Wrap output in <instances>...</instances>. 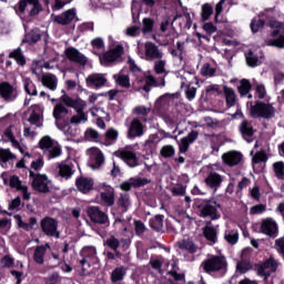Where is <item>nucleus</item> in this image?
I'll return each mask as SVG.
<instances>
[{"label":"nucleus","mask_w":284,"mask_h":284,"mask_svg":"<svg viewBox=\"0 0 284 284\" xmlns=\"http://www.w3.org/2000/svg\"><path fill=\"white\" fill-rule=\"evenodd\" d=\"M27 41L29 43H37L38 41H41V31H39V29H34L29 32L27 34Z\"/></svg>","instance_id":"60"},{"label":"nucleus","mask_w":284,"mask_h":284,"mask_svg":"<svg viewBox=\"0 0 284 284\" xmlns=\"http://www.w3.org/2000/svg\"><path fill=\"white\" fill-rule=\"evenodd\" d=\"M120 245H121V242L114 235H111L110 237H108L104 241V246L109 247L113 252H116V250H119Z\"/></svg>","instance_id":"52"},{"label":"nucleus","mask_w":284,"mask_h":284,"mask_svg":"<svg viewBox=\"0 0 284 284\" xmlns=\"http://www.w3.org/2000/svg\"><path fill=\"white\" fill-rule=\"evenodd\" d=\"M123 52H125V49L122 47V44H118L110 51L103 53V55L100 58L101 63L104 65H110V63H119V61H121V57H123Z\"/></svg>","instance_id":"13"},{"label":"nucleus","mask_w":284,"mask_h":284,"mask_svg":"<svg viewBox=\"0 0 284 284\" xmlns=\"http://www.w3.org/2000/svg\"><path fill=\"white\" fill-rule=\"evenodd\" d=\"M222 161L224 165L235 168V165H241V163H243V153L239 151H229L222 154Z\"/></svg>","instance_id":"20"},{"label":"nucleus","mask_w":284,"mask_h":284,"mask_svg":"<svg viewBox=\"0 0 284 284\" xmlns=\"http://www.w3.org/2000/svg\"><path fill=\"white\" fill-rule=\"evenodd\" d=\"M59 174L62 179H70L74 174V164L67 162L59 165Z\"/></svg>","instance_id":"42"},{"label":"nucleus","mask_w":284,"mask_h":284,"mask_svg":"<svg viewBox=\"0 0 284 284\" xmlns=\"http://www.w3.org/2000/svg\"><path fill=\"white\" fill-rule=\"evenodd\" d=\"M100 199L103 205L112 207L114 205V189L108 184H102V187H100Z\"/></svg>","instance_id":"25"},{"label":"nucleus","mask_w":284,"mask_h":284,"mask_svg":"<svg viewBox=\"0 0 284 284\" xmlns=\"http://www.w3.org/2000/svg\"><path fill=\"white\" fill-rule=\"evenodd\" d=\"M75 185L79 192H82V194H88V192L94 187V180L90 178H80L77 180Z\"/></svg>","instance_id":"35"},{"label":"nucleus","mask_w":284,"mask_h":284,"mask_svg":"<svg viewBox=\"0 0 284 284\" xmlns=\"http://www.w3.org/2000/svg\"><path fill=\"white\" fill-rule=\"evenodd\" d=\"M141 54V59H144L145 61H156L163 59V50L152 41L144 43V52Z\"/></svg>","instance_id":"9"},{"label":"nucleus","mask_w":284,"mask_h":284,"mask_svg":"<svg viewBox=\"0 0 284 284\" xmlns=\"http://www.w3.org/2000/svg\"><path fill=\"white\" fill-rule=\"evenodd\" d=\"M260 230L262 234H265L271 239H276V236H278V224L272 217L264 219L261 223Z\"/></svg>","instance_id":"17"},{"label":"nucleus","mask_w":284,"mask_h":284,"mask_svg":"<svg viewBox=\"0 0 284 284\" xmlns=\"http://www.w3.org/2000/svg\"><path fill=\"white\" fill-rule=\"evenodd\" d=\"M224 240L229 245H236L239 243V230L227 226L224 232Z\"/></svg>","instance_id":"40"},{"label":"nucleus","mask_w":284,"mask_h":284,"mask_svg":"<svg viewBox=\"0 0 284 284\" xmlns=\"http://www.w3.org/2000/svg\"><path fill=\"white\" fill-rule=\"evenodd\" d=\"M197 212L201 219L219 221V219H221V204L216 201L205 200L197 205Z\"/></svg>","instance_id":"4"},{"label":"nucleus","mask_w":284,"mask_h":284,"mask_svg":"<svg viewBox=\"0 0 284 284\" xmlns=\"http://www.w3.org/2000/svg\"><path fill=\"white\" fill-rule=\"evenodd\" d=\"M0 97L6 103H14L19 99V88L10 84V82L0 83Z\"/></svg>","instance_id":"10"},{"label":"nucleus","mask_w":284,"mask_h":284,"mask_svg":"<svg viewBox=\"0 0 284 284\" xmlns=\"http://www.w3.org/2000/svg\"><path fill=\"white\" fill-rule=\"evenodd\" d=\"M9 59H13L18 65H26V55H23V50H21V47L17 48L16 50L11 51L9 53Z\"/></svg>","instance_id":"43"},{"label":"nucleus","mask_w":284,"mask_h":284,"mask_svg":"<svg viewBox=\"0 0 284 284\" xmlns=\"http://www.w3.org/2000/svg\"><path fill=\"white\" fill-rule=\"evenodd\" d=\"M108 83V79L103 73H92L87 78V84L89 88H93L94 90H99V88H103Z\"/></svg>","instance_id":"27"},{"label":"nucleus","mask_w":284,"mask_h":284,"mask_svg":"<svg viewBox=\"0 0 284 284\" xmlns=\"http://www.w3.org/2000/svg\"><path fill=\"white\" fill-rule=\"evenodd\" d=\"M47 263H48L49 270H54V267H59V265H61V257H59L58 253H53L51 248Z\"/></svg>","instance_id":"48"},{"label":"nucleus","mask_w":284,"mask_h":284,"mask_svg":"<svg viewBox=\"0 0 284 284\" xmlns=\"http://www.w3.org/2000/svg\"><path fill=\"white\" fill-rule=\"evenodd\" d=\"M74 19H77V9H69L54 17V21L59 26H70Z\"/></svg>","instance_id":"30"},{"label":"nucleus","mask_w":284,"mask_h":284,"mask_svg":"<svg viewBox=\"0 0 284 284\" xmlns=\"http://www.w3.org/2000/svg\"><path fill=\"white\" fill-rule=\"evenodd\" d=\"M0 161L2 163H14L17 155L10 149H0Z\"/></svg>","instance_id":"46"},{"label":"nucleus","mask_w":284,"mask_h":284,"mask_svg":"<svg viewBox=\"0 0 284 284\" xmlns=\"http://www.w3.org/2000/svg\"><path fill=\"white\" fill-rule=\"evenodd\" d=\"M132 114L135 119H140L142 123H148L150 114H152V108L140 104L132 109Z\"/></svg>","instance_id":"29"},{"label":"nucleus","mask_w":284,"mask_h":284,"mask_svg":"<svg viewBox=\"0 0 284 284\" xmlns=\"http://www.w3.org/2000/svg\"><path fill=\"white\" fill-rule=\"evenodd\" d=\"M278 265H281V262H278V260L274 258L273 256L268 257L262 264H257L255 266L257 276H261L262 278H264V281H267L268 277L272 276V274H276Z\"/></svg>","instance_id":"7"},{"label":"nucleus","mask_w":284,"mask_h":284,"mask_svg":"<svg viewBox=\"0 0 284 284\" xmlns=\"http://www.w3.org/2000/svg\"><path fill=\"white\" fill-rule=\"evenodd\" d=\"M165 65H168V61L160 59L154 62L153 70L156 74H165Z\"/></svg>","instance_id":"56"},{"label":"nucleus","mask_w":284,"mask_h":284,"mask_svg":"<svg viewBox=\"0 0 284 284\" xmlns=\"http://www.w3.org/2000/svg\"><path fill=\"white\" fill-rule=\"evenodd\" d=\"M132 83L135 90H144V92H150L151 87H156V79L152 75H146L143 73L142 79L133 80Z\"/></svg>","instance_id":"21"},{"label":"nucleus","mask_w":284,"mask_h":284,"mask_svg":"<svg viewBox=\"0 0 284 284\" xmlns=\"http://www.w3.org/2000/svg\"><path fill=\"white\" fill-rule=\"evenodd\" d=\"M183 52H185V43L178 41L176 49H171L170 54L173 57V59H178V61L182 63Z\"/></svg>","instance_id":"44"},{"label":"nucleus","mask_w":284,"mask_h":284,"mask_svg":"<svg viewBox=\"0 0 284 284\" xmlns=\"http://www.w3.org/2000/svg\"><path fill=\"white\" fill-rule=\"evenodd\" d=\"M132 202L130 201V194L121 193L118 199V212L119 214H125L130 210Z\"/></svg>","instance_id":"36"},{"label":"nucleus","mask_w":284,"mask_h":284,"mask_svg":"<svg viewBox=\"0 0 284 284\" xmlns=\"http://www.w3.org/2000/svg\"><path fill=\"white\" fill-rule=\"evenodd\" d=\"M61 101L65 103L69 108H73V110L77 111V114L71 116L70 123L73 125H80V123H87L88 122V114L83 112L85 108H88V103L81 99H72L68 95H63L61 98Z\"/></svg>","instance_id":"2"},{"label":"nucleus","mask_w":284,"mask_h":284,"mask_svg":"<svg viewBox=\"0 0 284 284\" xmlns=\"http://www.w3.org/2000/svg\"><path fill=\"white\" fill-rule=\"evenodd\" d=\"M263 26H265V20L261 18H255L251 22V30L254 34H256V32H258V29L263 28Z\"/></svg>","instance_id":"62"},{"label":"nucleus","mask_w":284,"mask_h":284,"mask_svg":"<svg viewBox=\"0 0 284 284\" xmlns=\"http://www.w3.org/2000/svg\"><path fill=\"white\" fill-rule=\"evenodd\" d=\"M201 267L206 274H224L227 272V260L223 255H213L203 261Z\"/></svg>","instance_id":"3"},{"label":"nucleus","mask_w":284,"mask_h":284,"mask_svg":"<svg viewBox=\"0 0 284 284\" xmlns=\"http://www.w3.org/2000/svg\"><path fill=\"white\" fill-rule=\"evenodd\" d=\"M143 123L141 119L133 118L128 129V139H141L145 134V125Z\"/></svg>","instance_id":"15"},{"label":"nucleus","mask_w":284,"mask_h":284,"mask_svg":"<svg viewBox=\"0 0 284 284\" xmlns=\"http://www.w3.org/2000/svg\"><path fill=\"white\" fill-rule=\"evenodd\" d=\"M115 156L124 161L129 168H136V165H139V158L136 156V153H134L132 146H125L115 151Z\"/></svg>","instance_id":"12"},{"label":"nucleus","mask_w":284,"mask_h":284,"mask_svg":"<svg viewBox=\"0 0 284 284\" xmlns=\"http://www.w3.org/2000/svg\"><path fill=\"white\" fill-rule=\"evenodd\" d=\"M125 276H128V267L116 266L111 272V283L112 284H125V282H123L125 280Z\"/></svg>","instance_id":"33"},{"label":"nucleus","mask_w":284,"mask_h":284,"mask_svg":"<svg viewBox=\"0 0 284 284\" xmlns=\"http://www.w3.org/2000/svg\"><path fill=\"white\" fill-rule=\"evenodd\" d=\"M89 159L92 168H101L103 165L105 158L103 156V152L97 148H92L89 150Z\"/></svg>","instance_id":"31"},{"label":"nucleus","mask_w":284,"mask_h":284,"mask_svg":"<svg viewBox=\"0 0 284 284\" xmlns=\"http://www.w3.org/2000/svg\"><path fill=\"white\" fill-rule=\"evenodd\" d=\"M212 14H214V7H212V4H210V3L203 4L202 6V20L207 21V19H210V17H212Z\"/></svg>","instance_id":"57"},{"label":"nucleus","mask_w":284,"mask_h":284,"mask_svg":"<svg viewBox=\"0 0 284 284\" xmlns=\"http://www.w3.org/2000/svg\"><path fill=\"white\" fill-rule=\"evenodd\" d=\"M50 244H42L36 246L33 251V261L37 265H43L48 263V257L50 256Z\"/></svg>","instance_id":"18"},{"label":"nucleus","mask_w":284,"mask_h":284,"mask_svg":"<svg viewBox=\"0 0 284 284\" xmlns=\"http://www.w3.org/2000/svg\"><path fill=\"white\" fill-rule=\"evenodd\" d=\"M277 254L284 258V237H280L275 240V245H274Z\"/></svg>","instance_id":"64"},{"label":"nucleus","mask_w":284,"mask_h":284,"mask_svg":"<svg viewBox=\"0 0 284 284\" xmlns=\"http://www.w3.org/2000/svg\"><path fill=\"white\" fill-rule=\"evenodd\" d=\"M68 114V109L62 103H58L53 109V118L55 121H60L61 119H64V116Z\"/></svg>","instance_id":"50"},{"label":"nucleus","mask_w":284,"mask_h":284,"mask_svg":"<svg viewBox=\"0 0 284 284\" xmlns=\"http://www.w3.org/2000/svg\"><path fill=\"white\" fill-rule=\"evenodd\" d=\"M239 131L247 143H252V136H254V125L250 120H243L240 123Z\"/></svg>","instance_id":"28"},{"label":"nucleus","mask_w":284,"mask_h":284,"mask_svg":"<svg viewBox=\"0 0 284 284\" xmlns=\"http://www.w3.org/2000/svg\"><path fill=\"white\" fill-rule=\"evenodd\" d=\"M40 227L45 236L51 239H61L59 232V221L54 217L45 216L40 221Z\"/></svg>","instance_id":"8"},{"label":"nucleus","mask_w":284,"mask_h":284,"mask_svg":"<svg viewBox=\"0 0 284 284\" xmlns=\"http://www.w3.org/2000/svg\"><path fill=\"white\" fill-rule=\"evenodd\" d=\"M204 183L209 190L217 192L219 187L223 184V175L212 171L206 175Z\"/></svg>","instance_id":"23"},{"label":"nucleus","mask_w":284,"mask_h":284,"mask_svg":"<svg viewBox=\"0 0 284 284\" xmlns=\"http://www.w3.org/2000/svg\"><path fill=\"white\" fill-rule=\"evenodd\" d=\"M223 93L226 101V108H234V105H236V91L227 85H224Z\"/></svg>","instance_id":"38"},{"label":"nucleus","mask_w":284,"mask_h":284,"mask_svg":"<svg viewBox=\"0 0 284 284\" xmlns=\"http://www.w3.org/2000/svg\"><path fill=\"white\" fill-rule=\"evenodd\" d=\"M64 54L67 59L71 61V63H75L81 68H85V65H88V57H85V54L81 53V51L74 47L65 49Z\"/></svg>","instance_id":"16"},{"label":"nucleus","mask_w":284,"mask_h":284,"mask_svg":"<svg viewBox=\"0 0 284 284\" xmlns=\"http://www.w3.org/2000/svg\"><path fill=\"white\" fill-rule=\"evenodd\" d=\"M163 219L164 215L158 214L149 221V225L155 232H161L163 230Z\"/></svg>","instance_id":"47"},{"label":"nucleus","mask_w":284,"mask_h":284,"mask_svg":"<svg viewBox=\"0 0 284 284\" xmlns=\"http://www.w3.org/2000/svg\"><path fill=\"white\" fill-rule=\"evenodd\" d=\"M140 30H142L143 34H150L154 30V20L152 18H144Z\"/></svg>","instance_id":"53"},{"label":"nucleus","mask_w":284,"mask_h":284,"mask_svg":"<svg viewBox=\"0 0 284 284\" xmlns=\"http://www.w3.org/2000/svg\"><path fill=\"white\" fill-rule=\"evenodd\" d=\"M14 219L18 223V226L21 227V230H26L27 232L34 230V226L38 223L37 217H30L29 222H23V219L21 217V215H14Z\"/></svg>","instance_id":"39"},{"label":"nucleus","mask_w":284,"mask_h":284,"mask_svg":"<svg viewBox=\"0 0 284 284\" xmlns=\"http://www.w3.org/2000/svg\"><path fill=\"white\" fill-rule=\"evenodd\" d=\"M131 183H133V187H143V185H148L149 183H152V180L148 178H131Z\"/></svg>","instance_id":"58"},{"label":"nucleus","mask_w":284,"mask_h":284,"mask_svg":"<svg viewBox=\"0 0 284 284\" xmlns=\"http://www.w3.org/2000/svg\"><path fill=\"white\" fill-rule=\"evenodd\" d=\"M128 63L129 70L134 77L133 81H139V79H143V74H145V72H143V70H141L139 65H136V62L132 58H129Z\"/></svg>","instance_id":"41"},{"label":"nucleus","mask_w":284,"mask_h":284,"mask_svg":"<svg viewBox=\"0 0 284 284\" xmlns=\"http://www.w3.org/2000/svg\"><path fill=\"white\" fill-rule=\"evenodd\" d=\"M250 90H252V83L247 79H243L237 87L239 94L241 97H247L250 94Z\"/></svg>","instance_id":"49"},{"label":"nucleus","mask_w":284,"mask_h":284,"mask_svg":"<svg viewBox=\"0 0 284 284\" xmlns=\"http://www.w3.org/2000/svg\"><path fill=\"white\" fill-rule=\"evenodd\" d=\"M17 136H21V129L14 124L9 125L3 132V139L10 141L11 145L16 148V150H19L21 154H23V148H21Z\"/></svg>","instance_id":"14"},{"label":"nucleus","mask_w":284,"mask_h":284,"mask_svg":"<svg viewBox=\"0 0 284 284\" xmlns=\"http://www.w3.org/2000/svg\"><path fill=\"white\" fill-rule=\"evenodd\" d=\"M40 150L48 159H58L62 154L61 145L54 142L50 135L43 136L40 142Z\"/></svg>","instance_id":"6"},{"label":"nucleus","mask_w":284,"mask_h":284,"mask_svg":"<svg viewBox=\"0 0 284 284\" xmlns=\"http://www.w3.org/2000/svg\"><path fill=\"white\" fill-rule=\"evenodd\" d=\"M81 256L83 257L80 261V265H82V267H85V265L88 264V266L90 267V262L88 261H97V247L94 246H87L81 251Z\"/></svg>","instance_id":"32"},{"label":"nucleus","mask_w":284,"mask_h":284,"mask_svg":"<svg viewBox=\"0 0 284 284\" xmlns=\"http://www.w3.org/2000/svg\"><path fill=\"white\" fill-rule=\"evenodd\" d=\"M99 131L92 129V128H88L84 132V139L87 141H99Z\"/></svg>","instance_id":"59"},{"label":"nucleus","mask_w":284,"mask_h":284,"mask_svg":"<svg viewBox=\"0 0 284 284\" xmlns=\"http://www.w3.org/2000/svg\"><path fill=\"white\" fill-rule=\"evenodd\" d=\"M201 74L202 77H214V74H216V69H214L211 63H205L201 69Z\"/></svg>","instance_id":"61"},{"label":"nucleus","mask_w":284,"mask_h":284,"mask_svg":"<svg viewBox=\"0 0 284 284\" xmlns=\"http://www.w3.org/2000/svg\"><path fill=\"white\" fill-rule=\"evenodd\" d=\"M113 79L121 88H130V77L126 74H114Z\"/></svg>","instance_id":"54"},{"label":"nucleus","mask_w":284,"mask_h":284,"mask_svg":"<svg viewBox=\"0 0 284 284\" xmlns=\"http://www.w3.org/2000/svg\"><path fill=\"white\" fill-rule=\"evenodd\" d=\"M178 247L183 252H189V254H196L199 252V246L190 239L179 241Z\"/></svg>","instance_id":"37"},{"label":"nucleus","mask_w":284,"mask_h":284,"mask_svg":"<svg viewBox=\"0 0 284 284\" xmlns=\"http://www.w3.org/2000/svg\"><path fill=\"white\" fill-rule=\"evenodd\" d=\"M273 170L275 172V176L278 179H283L284 176V163L283 162H275L273 164Z\"/></svg>","instance_id":"63"},{"label":"nucleus","mask_w":284,"mask_h":284,"mask_svg":"<svg viewBox=\"0 0 284 284\" xmlns=\"http://www.w3.org/2000/svg\"><path fill=\"white\" fill-rule=\"evenodd\" d=\"M18 6L20 12H26V10H29L30 17H37V14H39L41 11L39 0H20Z\"/></svg>","instance_id":"19"},{"label":"nucleus","mask_w":284,"mask_h":284,"mask_svg":"<svg viewBox=\"0 0 284 284\" xmlns=\"http://www.w3.org/2000/svg\"><path fill=\"white\" fill-rule=\"evenodd\" d=\"M174 154H176V149L172 144H166L160 150V156H162L163 159H172Z\"/></svg>","instance_id":"51"},{"label":"nucleus","mask_w":284,"mask_h":284,"mask_svg":"<svg viewBox=\"0 0 284 284\" xmlns=\"http://www.w3.org/2000/svg\"><path fill=\"white\" fill-rule=\"evenodd\" d=\"M251 106V116L253 119H274V106L270 103L261 102V101H255L253 104L252 102L250 103Z\"/></svg>","instance_id":"5"},{"label":"nucleus","mask_w":284,"mask_h":284,"mask_svg":"<svg viewBox=\"0 0 284 284\" xmlns=\"http://www.w3.org/2000/svg\"><path fill=\"white\" fill-rule=\"evenodd\" d=\"M252 263L247 260H242L241 262H237L236 270L241 274H246V272H250L252 270Z\"/></svg>","instance_id":"55"},{"label":"nucleus","mask_w":284,"mask_h":284,"mask_svg":"<svg viewBox=\"0 0 284 284\" xmlns=\"http://www.w3.org/2000/svg\"><path fill=\"white\" fill-rule=\"evenodd\" d=\"M23 87H24V92L29 94V97H38L39 91H37V84L30 79L26 78L23 80Z\"/></svg>","instance_id":"45"},{"label":"nucleus","mask_w":284,"mask_h":284,"mask_svg":"<svg viewBox=\"0 0 284 284\" xmlns=\"http://www.w3.org/2000/svg\"><path fill=\"white\" fill-rule=\"evenodd\" d=\"M41 83L44 88L54 92L59 85V79L52 73H44L41 78Z\"/></svg>","instance_id":"34"},{"label":"nucleus","mask_w":284,"mask_h":284,"mask_svg":"<svg viewBox=\"0 0 284 284\" xmlns=\"http://www.w3.org/2000/svg\"><path fill=\"white\" fill-rule=\"evenodd\" d=\"M32 180V187L36 192L48 194L50 192V180L45 175L37 174L32 171L29 172Z\"/></svg>","instance_id":"11"},{"label":"nucleus","mask_w":284,"mask_h":284,"mask_svg":"<svg viewBox=\"0 0 284 284\" xmlns=\"http://www.w3.org/2000/svg\"><path fill=\"white\" fill-rule=\"evenodd\" d=\"M203 234L209 243L212 245L216 244L219 241V225L213 226L212 221H207L206 225L203 227Z\"/></svg>","instance_id":"26"},{"label":"nucleus","mask_w":284,"mask_h":284,"mask_svg":"<svg viewBox=\"0 0 284 284\" xmlns=\"http://www.w3.org/2000/svg\"><path fill=\"white\" fill-rule=\"evenodd\" d=\"M199 139V131L192 130L186 136L182 138L179 142V154H185L190 150V145Z\"/></svg>","instance_id":"24"},{"label":"nucleus","mask_w":284,"mask_h":284,"mask_svg":"<svg viewBox=\"0 0 284 284\" xmlns=\"http://www.w3.org/2000/svg\"><path fill=\"white\" fill-rule=\"evenodd\" d=\"M263 17H266V19H268V26L273 29L271 33V37L273 39H268L266 41V44L273 48H280V50H284V24L272 19V10L265 11V13H263Z\"/></svg>","instance_id":"1"},{"label":"nucleus","mask_w":284,"mask_h":284,"mask_svg":"<svg viewBox=\"0 0 284 284\" xmlns=\"http://www.w3.org/2000/svg\"><path fill=\"white\" fill-rule=\"evenodd\" d=\"M87 213L90 220L93 223H98V225H105V223H108V214L98 206H89Z\"/></svg>","instance_id":"22"}]
</instances>
